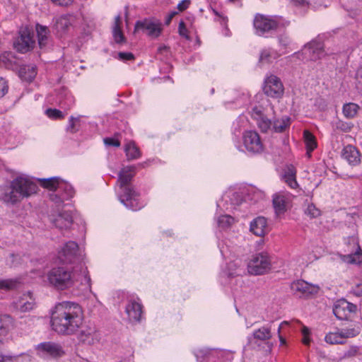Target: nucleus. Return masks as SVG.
<instances>
[{"label": "nucleus", "mask_w": 362, "mask_h": 362, "mask_svg": "<svg viewBox=\"0 0 362 362\" xmlns=\"http://www.w3.org/2000/svg\"><path fill=\"white\" fill-rule=\"evenodd\" d=\"M83 321L82 308L78 303L74 302L59 303L51 313V327L59 334H75L81 327Z\"/></svg>", "instance_id": "nucleus-1"}, {"label": "nucleus", "mask_w": 362, "mask_h": 362, "mask_svg": "<svg viewBox=\"0 0 362 362\" xmlns=\"http://www.w3.org/2000/svg\"><path fill=\"white\" fill-rule=\"evenodd\" d=\"M48 283L57 290L64 291L75 285L76 282L86 281L90 286V279L86 267H81L80 272L76 268L72 269L67 267H56L47 274Z\"/></svg>", "instance_id": "nucleus-2"}, {"label": "nucleus", "mask_w": 362, "mask_h": 362, "mask_svg": "<svg viewBox=\"0 0 362 362\" xmlns=\"http://www.w3.org/2000/svg\"><path fill=\"white\" fill-rule=\"evenodd\" d=\"M136 174V166L123 168L118 175V183L122 193L119 199L127 208L132 211L140 210L144 204L140 201L139 193L134 190L129 184Z\"/></svg>", "instance_id": "nucleus-3"}, {"label": "nucleus", "mask_w": 362, "mask_h": 362, "mask_svg": "<svg viewBox=\"0 0 362 362\" xmlns=\"http://www.w3.org/2000/svg\"><path fill=\"white\" fill-rule=\"evenodd\" d=\"M11 192L5 194L4 201L11 204L21 202L23 198L28 197L37 192L38 187L29 178L18 177L11 183Z\"/></svg>", "instance_id": "nucleus-4"}, {"label": "nucleus", "mask_w": 362, "mask_h": 362, "mask_svg": "<svg viewBox=\"0 0 362 362\" xmlns=\"http://www.w3.org/2000/svg\"><path fill=\"white\" fill-rule=\"evenodd\" d=\"M141 31L150 38H158L162 33L163 25L159 20L152 18H146L137 21L134 25V33Z\"/></svg>", "instance_id": "nucleus-5"}, {"label": "nucleus", "mask_w": 362, "mask_h": 362, "mask_svg": "<svg viewBox=\"0 0 362 362\" xmlns=\"http://www.w3.org/2000/svg\"><path fill=\"white\" fill-rule=\"evenodd\" d=\"M271 269V259L267 252H260L252 257L248 264V271L255 275H262Z\"/></svg>", "instance_id": "nucleus-6"}, {"label": "nucleus", "mask_w": 362, "mask_h": 362, "mask_svg": "<svg viewBox=\"0 0 362 362\" xmlns=\"http://www.w3.org/2000/svg\"><path fill=\"white\" fill-rule=\"evenodd\" d=\"M279 23L278 18L262 14H257L253 21L254 28L259 35L276 30L279 28Z\"/></svg>", "instance_id": "nucleus-7"}, {"label": "nucleus", "mask_w": 362, "mask_h": 362, "mask_svg": "<svg viewBox=\"0 0 362 362\" xmlns=\"http://www.w3.org/2000/svg\"><path fill=\"white\" fill-rule=\"evenodd\" d=\"M263 91L268 97L279 99L284 95V87L279 77L271 74L264 79Z\"/></svg>", "instance_id": "nucleus-8"}, {"label": "nucleus", "mask_w": 362, "mask_h": 362, "mask_svg": "<svg viewBox=\"0 0 362 362\" xmlns=\"http://www.w3.org/2000/svg\"><path fill=\"white\" fill-rule=\"evenodd\" d=\"M37 354L41 358H59L64 354L62 346L53 341H45L35 347Z\"/></svg>", "instance_id": "nucleus-9"}, {"label": "nucleus", "mask_w": 362, "mask_h": 362, "mask_svg": "<svg viewBox=\"0 0 362 362\" xmlns=\"http://www.w3.org/2000/svg\"><path fill=\"white\" fill-rule=\"evenodd\" d=\"M243 144L247 151L253 154L261 153L264 147L259 134L255 131H246L243 134Z\"/></svg>", "instance_id": "nucleus-10"}, {"label": "nucleus", "mask_w": 362, "mask_h": 362, "mask_svg": "<svg viewBox=\"0 0 362 362\" xmlns=\"http://www.w3.org/2000/svg\"><path fill=\"white\" fill-rule=\"evenodd\" d=\"M358 331L355 328H346L330 332L326 334L325 340L330 344H343L349 338L358 335Z\"/></svg>", "instance_id": "nucleus-11"}, {"label": "nucleus", "mask_w": 362, "mask_h": 362, "mask_svg": "<svg viewBox=\"0 0 362 362\" xmlns=\"http://www.w3.org/2000/svg\"><path fill=\"white\" fill-rule=\"evenodd\" d=\"M34 45L33 35L28 28H25L19 32V36L14 42V47L18 52L25 53L32 49Z\"/></svg>", "instance_id": "nucleus-12"}, {"label": "nucleus", "mask_w": 362, "mask_h": 362, "mask_svg": "<svg viewBox=\"0 0 362 362\" xmlns=\"http://www.w3.org/2000/svg\"><path fill=\"white\" fill-rule=\"evenodd\" d=\"M357 306L342 299L337 302L333 308V313L339 320H348L351 314L356 313Z\"/></svg>", "instance_id": "nucleus-13"}, {"label": "nucleus", "mask_w": 362, "mask_h": 362, "mask_svg": "<svg viewBox=\"0 0 362 362\" xmlns=\"http://www.w3.org/2000/svg\"><path fill=\"white\" fill-rule=\"evenodd\" d=\"M291 288L295 294L300 297H308L317 293L319 291L317 286L310 284L301 279L292 282Z\"/></svg>", "instance_id": "nucleus-14"}, {"label": "nucleus", "mask_w": 362, "mask_h": 362, "mask_svg": "<svg viewBox=\"0 0 362 362\" xmlns=\"http://www.w3.org/2000/svg\"><path fill=\"white\" fill-rule=\"evenodd\" d=\"M61 260L65 263H74L79 259L78 245L74 241H69L65 244L59 252Z\"/></svg>", "instance_id": "nucleus-15"}, {"label": "nucleus", "mask_w": 362, "mask_h": 362, "mask_svg": "<svg viewBox=\"0 0 362 362\" xmlns=\"http://www.w3.org/2000/svg\"><path fill=\"white\" fill-rule=\"evenodd\" d=\"M143 305L140 299L131 298L128 300V303L125 308V312L128 316L129 320L131 322H139L142 316Z\"/></svg>", "instance_id": "nucleus-16"}, {"label": "nucleus", "mask_w": 362, "mask_h": 362, "mask_svg": "<svg viewBox=\"0 0 362 362\" xmlns=\"http://www.w3.org/2000/svg\"><path fill=\"white\" fill-rule=\"evenodd\" d=\"M78 340L83 344L93 345L101 339L100 332L94 327H86L78 334Z\"/></svg>", "instance_id": "nucleus-17"}, {"label": "nucleus", "mask_w": 362, "mask_h": 362, "mask_svg": "<svg viewBox=\"0 0 362 362\" xmlns=\"http://www.w3.org/2000/svg\"><path fill=\"white\" fill-rule=\"evenodd\" d=\"M304 52L312 61L320 59L325 55L323 43L317 40H313L305 45Z\"/></svg>", "instance_id": "nucleus-18"}, {"label": "nucleus", "mask_w": 362, "mask_h": 362, "mask_svg": "<svg viewBox=\"0 0 362 362\" xmlns=\"http://www.w3.org/2000/svg\"><path fill=\"white\" fill-rule=\"evenodd\" d=\"M53 224L59 229H66L71 226L73 218L70 211H64L59 212L54 218H51Z\"/></svg>", "instance_id": "nucleus-19"}, {"label": "nucleus", "mask_w": 362, "mask_h": 362, "mask_svg": "<svg viewBox=\"0 0 362 362\" xmlns=\"http://www.w3.org/2000/svg\"><path fill=\"white\" fill-rule=\"evenodd\" d=\"M342 157L352 165H356L361 163V153L352 145H347L343 148Z\"/></svg>", "instance_id": "nucleus-20"}, {"label": "nucleus", "mask_w": 362, "mask_h": 362, "mask_svg": "<svg viewBox=\"0 0 362 362\" xmlns=\"http://www.w3.org/2000/svg\"><path fill=\"white\" fill-rule=\"evenodd\" d=\"M250 231L257 236H264L267 231V221L264 217L259 216L250 223Z\"/></svg>", "instance_id": "nucleus-21"}, {"label": "nucleus", "mask_w": 362, "mask_h": 362, "mask_svg": "<svg viewBox=\"0 0 362 362\" xmlns=\"http://www.w3.org/2000/svg\"><path fill=\"white\" fill-rule=\"evenodd\" d=\"M35 304V299L30 292L23 293L16 302V307L21 312L31 310Z\"/></svg>", "instance_id": "nucleus-22"}, {"label": "nucleus", "mask_w": 362, "mask_h": 362, "mask_svg": "<svg viewBox=\"0 0 362 362\" xmlns=\"http://www.w3.org/2000/svg\"><path fill=\"white\" fill-rule=\"evenodd\" d=\"M281 180L285 182L291 189L298 187L296 180V170L293 165L288 166L281 175Z\"/></svg>", "instance_id": "nucleus-23"}, {"label": "nucleus", "mask_w": 362, "mask_h": 362, "mask_svg": "<svg viewBox=\"0 0 362 362\" xmlns=\"http://www.w3.org/2000/svg\"><path fill=\"white\" fill-rule=\"evenodd\" d=\"M36 74V67L33 65H23L18 71L20 78L28 82H31L35 78Z\"/></svg>", "instance_id": "nucleus-24"}, {"label": "nucleus", "mask_w": 362, "mask_h": 362, "mask_svg": "<svg viewBox=\"0 0 362 362\" xmlns=\"http://www.w3.org/2000/svg\"><path fill=\"white\" fill-rule=\"evenodd\" d=\"M61 178L59 177H52L49 178L39 179V182L41 187L49 191L57 192L61 182Z\"/></svg>", "instance_id": "nucleus-25"}, {"label": "nucleus", "mask_w": 362, "mask_h": 362, "mask_svg": "<svg viewBox=\"0 0 362 362\" xmlns=\"http://www.w3.org/2000/svg\"><path fill=\"white\" fill-rule=\"evenodd\" d=\"M71 26V16L63 15L59 17L55 23L57 31L61 34L65 33Z\"/></svg>", "instance_id": "nucleus-26"}, {"label": "nucleus", "mask_w": 362, "mask_h": 362, "mask_svg": "<svg viewBox=\"0 0 362 362\" xmlns=\"http://www.w3.org/2000/svg\"><path fill=\"white\" fill-rule=\"evenodd\" d=\"M36 31L38 38V44L40 48L45 47L48 43L49 30L45 25H36Z\"/></svg>", "instance_id": "nucleus-27"}, {"label": "nucleus", "mask_w": 362, "mask_h": 362, "mask_svg": "<svg viewBox=\"0 0 362 362\" xmlns=\"http://www.w3.org/2000/svg\"><path fill=\"white\" fill-rule=\"evenodd\" d=\"M356 249L354 253L341 255V257L343 262L355 264H360L362 262V250L358 244H356Z\"/></svg>", "instance_id": "nucleus-28"}, {"label": "nucleus", "mask_w": 362, "mask_h": 362, "mask_svg": "<svg viewBox=\"0 0 362 362\" xmlns=\"http://www.w3.org/2000/svg\"><path fill=\"white\" fill-rule=\"evenodd\" d=\"M287 201L285 196L275 194L273 197V206L278 214H284L286 211Z\"/></svg>", "instance_id": "nucleus-29"}, {"label": "nucleus", "mask_w": 362, "mask_h": 362, "mask_svg": "<svg viewBox=\"0 0 362 362\" xmlns=\"http://www.w3.org/2000/svg\"><path fill=\"white\" fill-rule=\"evenodd\" d=\"M124 151L128 160L138 159L141 156L139 148L134 141L127 144Z\"/></svg>", "instance_id": "nucleus-30"}, {"label": "nucleus", "mask_w": 362, "mask_h": 362, "mask_svg": "<svg viewBox=\"0 0 362 362\" xmlns=\"http://www.w3.org/2000/svg\"><path fill=\"white\" fill-rule=\"evenodd\" d=\"M303 138L306 146L307 153L310 156L311 152L317 148L315 136L308 130H304Z\"/></svg>", "instance_id": "nucleus-31"}, {"label": "nucleus", "mask_w": 362, "mask_h": 362, "mask_svg": "<svg viewBox=\"0 0 362 362\" xmlns=\"http://www.w3.org/2000/svg\"><path fill=\"white\" fill-rule=\"evenodd\" d=\"M14 328L13 319L8 315H1V335H6Z\"/></svg>", "instance_id": "nucleus-32"}, {"label": "nucleus", "mask_w": 362, "mask_h": 362, "mask_svg": "<svg viewBox=\"0 0 362 362\" xmlns=\"http://www.w3.org/2000/svg\"><path fill=\"white\" fill-rule=\"evenodd\" d=\"M59 192L65 198L66 200L73 197L74 194V190L73 187L68 182H65L62 179L61 180L59 186Z\"/></svg>", "instance_id": "nucleus-33"}, {"label": "nucleus", "mask_w": 362, "mask_h": 362, "mask_svg": "<svg viewBox=\"0 0 362 362\" xmlns=\"http://www.w3.org/2000/svg\"><path fill=\"white\" fill-rule=\"evenodd\" d=\"M279 54L269 49H263L259 56V62L262 63H272L279 57Z\"/></svg>", "instance_id": "nucleus-34"}, {"label": "nucleus", "mask_w": 362, "mask_h": 362, "mask_svg": "<svg viewBox=\"0 0 362 362\" xmlns=\"http://www.w3.org/2000/svg\"><path fill=\"white\" fill-rule=\"evenodd\" d=\"M359 110V106L354 103L344 104L342 112L346 118H354Z\"/></svg>", "instance_id": "nucleus-35"}, {"label": "nucleus", "mask_w": 362, "mask_h": 362, "mask_svg": "<svg viewBox=\"0 0 362 362\" xmlns=\"http://www.w3.org/2000/svg\"><path fill=\"white\" fill-rule=\"evenodd\" d=\"M253 337L255 339L266 341L272 338L271 329L267 327H262L253 332Z\"/></svg>", "instance_id": "nucleus-36"}, {"label": "nucleus", "mask_w": 362, "mask_h": 362, "mask_svg": "<svg viewBox=\"0 0 362 362\" xmlns=\"http://www.w3.org/2000/svg\"><path fill=\"white\" fill-rule=\"evenodd\" d=\"M290 118L288 117H283L281 119L275 120L273 123V128L276 132H283L287 127L290 126Z\"/></svg>", "instance_id": "nucleus-37"}, {"label": "nucleus", "mask_w": 362, "mask_h": 362, "mask_svg": "<svg viewBox=\"0 0 362 362\" xmlns=\"http://www.w3.org/2000/svg\"><path fill=\"white\" fill-rule=\"evenodd\" d=\"M234 218L230 215H221L218 216L217 223L222 229L230 228L234 223Z\"/></svg>", "instance_id": "nucleus-38"}, {"label": "nucleus", "mask_w": 362, "mask_h": 362, "mask_svg": "<svg viewBox=\"0 0 362 362\" xmlns=\"http://www.w3.org/2000/svg\"><path fill=\"white\" fill-rule=\"evenodd\" d=\"M257 127L263 133H267L271 128L272 122L265 115L256 120Z\"/></svg>", "instance_id": "nucleus-39"}, {"label": "nucleus", "mask_w": 362, "mask_h": 362, "mask_svg": "<svg viewBox=\"0 0 362 362\" xmlns=\"http://www.w3.org/2000/svg\"><path fill=\"white\" fill-rule=\"evenodd\" d=\"M21 284L18 279L1 280V289L13 290L18 288Z\"/></svg>", "instance_id": "nucleus-40"}, {"label": "nucleus", "mask_w": 362, "mask_h": 362, "mask_svg": "<svg viewBox=\"0 0 362 362\" xmlns=\"http://www.w3.org/2000/svg\"><path fill=\"white\" fill-rule=\"evenodd\" d=\"M45 115L52 119H63L65 115L59 110L55 108H48L45 110Z\"/></svg>", "instance_id": "nucleus-41"}, {"label": "nucleus", "mask_w": 362, "mask_h": 362, "mask_svg": "<svg viewBox=\"0 0 362 362\" xmlns=\"http://www.w3.org/2000/svg\"><path fill=\"white\" fill-rule=\"evenodd\" d=\"M305 214L310 218H314L320 215V211L313 204H309L305 210Z\"/></svg>", "instance_id": "nucleus-42"}, {"label": "nucleus", "mask_w": 362, "mask_h": 362, "mask_svg": "<svg viewBox=\"0 0 362 362\" xmlns=\"http://www.w3.org/2000/svg\"><path fill=\"white\" fill-rule=\"evenodd\" d=\"M335 127L337 129H339L344 132H349L353 127V124L351 123H348L346 122H343L341 120H338L335 123Z\"/></svg>", "instance_id": "nucleus-43"}, {"label": "nucleus", "mask_w": 362, "mask_h": 362, "mask_svg": "<svg viewBox=\"0 0 362 362\" xmlns=\"http://www.w3.org/2000/svg\"><path fill=\"white\" fill-rule=\"evenodd\" d=\"M112 35L116 43H122L125 42V37L121 28H113Z\"/></svg>", "instance_id": "nucleus-44"}, {"label": "nucleus", "mask_w": 362, "mask_h": 362, "mask_svg": "<svg viewBox=\"0 0 362 362\" xmlns=\"http://www.w3.org/2000/svg\"><path fill=\"white\" fill-rule=\"evenodd\" d=\"M49 199L51 201L58 204H62L64 201L66 200L59 192H53V193L50 194Z\"/></svg>", "instance_id": "nucleus-45"}, {"label": "nucleus", "mask_w": 362, "mask_h": 362, "mask_svg": "<svg viewBox=\"0 0 362 362\" xmlns=\"http://www.w3.org/2000/svg\"><path fill=\"white\" fill-rule=\"evenodd\" d=\"M359 352V347L357 346H351L349 348L348 350H346L344 354V356L345 358H351L354 357L358 355Z\"/></svg>", "instance_id": "nucleus-46"}, {"label": "nucleus", "mask_w": 362, "mask_h": 362, "mask_svg": "<svg viewBox=\"0 0 362 362\" xmlns=\"http://www.w3.org/2000/svg\"><path fill=\"white\" fill-rule=\"evenodd\" d=\"M178 33L180 36L185 37L187 40L189 39L188 35V30L185 25V23L183 21H181L179 23L178 26Z\"/></svg>", "instance_id": "nucleus-47"}, {"label": "nucleus", "mask_w": 362, "mask_h": 362, "mask_svg": "<svg viewBox=\"0 0 362 362\" xmlns=\"http://www.w3.org/2000/svg\"><path fill=\"white\" fill-rule=\"evenodd\" d=\"M78 121V118H75L73 116H71L69 121V125L66 128L67 132H71L72 134L78 132V129L76 128L75 122Z\"/></svg>", "instance_id": "nucleus-48"}, {"label": "nucleus", "mask_w": 362, "mask_h": 362, "mask_svg": "<svg viewBox=\"0 0 362 362\" xmlns=\"http://www.w3.org/2000/svg\"><path fill=\"white\" fill-rule=\"evenodd\" d=\"M20 259L19 255L10 254L9 257L6 259V264L10 267L16 266L19 263Z\"/></svg>", "instance_id": "nucleus-49"}, {"label": "nucleus", "mask_w": 362, "mask_h": 362, "mask_svg": "<svg viewBox=\"0 0 362 362\" xmlns=\"http://www.w3.org/2000/svg\"><path fill=\"white\" fill-rule=\"evenodd\" d=\"M118 59L122 61H131L134 59V56L132 52H119Z\"/></svg>", "instance_id": "nucleus-50"}, {"label": "nucleus", "mask_w": 362, "mask_h": 362, "mask_svg": "<svg viewBox=\"0 0 362 362\" xmlns=\"http://www.w3.org/2000/svg\"><path fill=\"white\" fill-rule=\"evenodd\" d=\"M264 115L261 108L257 106L254 107L251 110V116L255 120Z\"/></svg>", "instance_id": "nucleus-51"}, {"label": "nucleus", "mask_w": 362, "mask_h": 362, "mask_svg": "<svg viewBox=\"0 0 362 362\" xmlns=\"http://www.w3.org/2000/svg\"><path fill=\"white\" fill-rule=\"evenodd\" d=\"M104 143L107 146L119 147L120 146L119 141L115 139L112 137H107L104 139Z\"/></svg>", "instance_id": "nucleus-52"}, {"label": "nucleus", "mask_w": 362, "mask_h": 362, "mask_svg": "<svg viewBox=\"0 0 362 362\" xmlns=\"http://www.w3.org/2000/svg\"><path fill=\"white\" fill-rule=\"evenodd\" d=\"M211 351L212 349L208 348L202 349L197 351L196 356L197 357L205 358L210 354Z\"/></svg>", "instance_id": "nucleus-53"}, {"label": "nucleus", "mask_w": 362, "mask_h": 362, "mask_svg": "<svg viewBox=\"0 0 362 362\" xmlns=\"http://www.w3.org/2000/svg\"><path fill=\"white\" fill-rule=\"evenodd\" d=\"M190 3L189 0H182L177 4V8L180 11H184L189 6Z\"/></svg>", "instance_id": "nucleus-54"}, {"label": "nucleus", "mask_w": 362, "mask_h": 362, "mask_svg": "<svg viewBox=\"0 0 362 362\" xmlns=\"http://www.w3.org/2000/svg\"><path fill=\"white\" fill-rule=\"evenodd\" d=\"M279 42L281 45H282L284 47L286 48L287 46H288L290 45L291 40H290L289 37H288L287 36L281 35L279 37Z\"/></svg>", "instance_id": "nucleus-55"}, {"label": "nucleus", "mask_w": 362, "mask_h": 362, "mask_svg": "<svg viewBox=\"0 0 362 362\" xmlns=\"http://www.w3.org/2000/svg\"><path fill=\"white\" fill-rule=\"evenodd\" d=\"M54 4L61 6H67L70 5L74 0H51Z\"/></svg>", "instance_id": "nucleus-56"}, {"label": "nucleus", "mask_w": 362, "mask_h": 362, "mask_svg": "<svg viewBox=\"0 0 362 362\" xmlns=\"http://www.w3.org/2000/svg\"><path fill=\"white\" fill-rule=\"evenodd\" d=\"M18 356H1V362H17Z\"/></svg>", "instance_id": "nucleus-57"}, {"label": "nucleus", "mask_w": 362, "mask_h": 362, "mask_svg": "<svg viewBox=\"0 0 362 362\" xmlns=\"http://www.w3.org/2000/svg\"><path fill=\"white\" fill-rule=\"evenodd\" d=\"M353 293L357 296H362V283L357 284L353 288Z\"/></svg>", "instance_id": "nucleus-58"}, {"label": "nucleus", "mask_w": 362, "mask_h": 362, "mask_svg": "<svg viewBox=\"0 0 362 362\" xmlns=\"http://www.w3.org/2000/svg\"><path fill=\"white\" fill-rule=\"evenodd\" d=\"M122 18L120 15H118L115 18V23L113 28H121Z\"/></svg>", "instance_id": "nucleus-59"}, {"label": "nucleus", "mask_w": 362, "mask_h": 362, "mask_svg": "<svg viewBox=\"0 0 362 362\" xmlns=\"http://www.w3.org/2000/svg\"><path fill=\"white\" fill-rule=\"evenodd\" d=\"M177 13L176 11H173L171 12L168 16V17L166 18V20H165V24L166 25H169L172 21V19L174 18V16L177 14Z\"/></svg>", "instance_id": "nucleus-60"}, {"label": "nucleus", "mask_w": 362, "mask_h": 362, "mask_svg": "<svg viewBox=\"0 0 362 362\" xmlns=\"http://www.w3.org/2000/svg\"><path fill=\"white\" fill-rule=\"evenodd\" d=\"M291 1L296 6H305V5L308 4V3L306 1V0H291Z\"/></svg>", "instance_id": "nucleus-61"}, {"label": "nucleus", "mask_w": 362, "mask_h": 362, "mask_svg": "<svg viewBox=\"0 0 362 362\" xmlns=\"http://www.w3.org/2000/svg\"><path fill=\"white\" fill-rule=\"evenodd\" d=\"M356 79H357L358 83L362 85V68L358 71Z\"/></svg>", "instance_id": "nucleus-62"}, {"label": "nucleus", "mask_w": 362, "mask_h": 362, "mask_svg": "<svg viewBox=\"0 0 362 362\" xmlns=\"http://www.w3.org/2000/svg\"><path fill=\"white\" fill-rule=\"evenodd\" d=\"M8 86L6 83H4L1 87V97L8 93Z\"/></svg>", "instance_id": "nucleus-63"}, {"label": "nucleus", "mask_w": 362, "mask_h": 362, "mask_svg": "<svg viewBox=\"0 0 362 362\" xmlns=\"http://www.w3.org/2000/svg\"><path fill=\"white\" fill-rule=\"evenodd\" d=\"M302 334H303V337L308 336L310 334L309 329L305 326H303Z\"/></svg>", "instance_id": "nucleus-64"}]
</instances>
